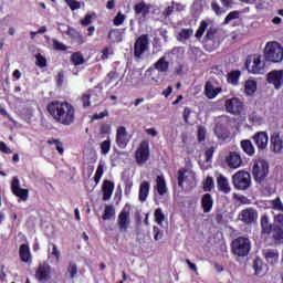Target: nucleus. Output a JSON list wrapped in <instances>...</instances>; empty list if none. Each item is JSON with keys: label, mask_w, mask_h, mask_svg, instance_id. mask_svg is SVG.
<instances>
[{"label": "nucleus", "mask_w": 283, "mask_h": 283, "mask_svg": "<svg viewBox=\"0 0 283 283\" xmlns=\"http://www.w3.org/2000/svg\"><path fill=\"white\" fill-rule=\"evenodd\" d=\"M46 112L59 125L70 127L76 120V108L67 101L54 99L46 105Z\"/></svg>", "instance_id": "f257e3e1"}, {"label": "nucleus", "mask_w": 283, "mask_h": 283, "mask_svg": "<svg viewBox=\"0 0 283 283\" xmlns=\"http://www.w3.org/2000/svg\"><path fill=\"white\" fill-rule=\"evenodd\" d=\"M261 234L269 235L274 244H283V213L273 217V223L269 220V214L261 216Z\"/></svg>", "instance_id": "f03ea898"}, {"label": "nucleus", "mask_w": 283, "mask_h": 283, "mask_svg": "<svg viewBox=\"0 0 283 283\" xmlns=\"http://www.w3.org/2000/svg\"><path fill=\"white\" fill-rule=\"evenodd\" d=\"M263 57L265 63H282L283 46L277 41L266 42L263 49Z\"/></svg>", "instance_id": "7ed1b4c3"}, {"label": "nucleus", "mask_w": 283, "mask_h": 283, "mask_svg": "<svg viewBox=\"0 0 283 283\" xmlns=\"http://www.w3.org/2000/svg\"><path fill=\"white\" fill-rule=\"evenodd\" d=\"M231 251L235 258H247L251 253V239L238 237L231 242Z\"/></svg>", "instance_id": "20e7f679"}, {"label": "nucleus", "mask_w": 283, "mask_h": 283, "mask_svg": "<svg viewBox=\"0 0 283 283\" xmlns=\"http://www.w3.org/2000/svg\"><path fill=\"white\" fill-rule=\"evenodd\" d=\"M206 50L213 52L222 43V31L216 27H210L203 38Z\"/></svg>", "instance_id": "39448f33"}, {"label": "nucleus", "mask_w": 283, "mask_h": 283, "mask_svg": "<svg viewBox=\"0 0 283 283\" xmlns=\"http://www.w3.org/2000/svg\"><path fill=\"white\" fill-rule=\"evenodd\" d=\"M266 62L262 60L261 54L249 55L245 60V70L250 74H264Z\"/></svg>", "instance_id": "423d86ee"}, {"label": "nucleus", "mask_w": 283, "mask_h": 283, "mask_svg": "<svg viewBox=\"0 0 283 283\" xmlns=\"http://www.w3.org/2000/svg\"><path fill=\"white\" fill-rule=\"evenodd\" d=\"M232 185L238 191H247L251 187V174L239 170L232 176Z\"/></svg>", "instance_id": "0eeeda50"}, {"label": "nucleus", "mask_w": 283, "mask_h": 283, "mask_svg": "<svg viewBox=\"0 0 283 283\" xmlns=\"http://www.w3.org/2000/svg\"><path fill=\"white\" fill-rule=\"evenodd\" d=\"M252 176L258 185H262L269 176V163L264 159H259L252 167Z\"/></svg>", "instance_id": "6e6552de"}, {"label": "nucleus", "mask_w": 283, "mask_h": 283, "mask_svg": "<svg viewBox=\"0 0 283 283\" xmlns=\"http://www.w3.org/2000/svg\"><path fill=\"white\" fill-rule=\"evenodd\" d=\"M150 156H151V151L149 150V142L142 140L135 151V160L137 165H145V163L149 160Z\"/></svg>", "instance_id": "1a4fd4ad"}, {"label": "nucleus", "mask_w": 283, "mask_h": 283, "mask_svg": "<svg viewBox=\"0 0 283 283\" xmlns=\"http://www.w3.org/2000/svg\"><path fill=\"white\" fill-rule=\"evenodd\" d=\"M226 112L232 114V116H240L244 112V102L239 97H232L226 99Z\"/></svg>", "instance_id": "9d476101"}, {"label": "nucleus", "mask_w": 283, "mask_h": 283, "mask_svg": "<svg viewBox=\"0 0 283 283\" xmlns=\"http://www.w3.org/2000/svg\"><path fill=\"white\" fill-rule=\"evenodd\" d=\"M149 50V34H142L134 43L135 59H143V54Z\"/></svg>", "instance_id": "9b49d317"}, {"label": "nucleus", "mask_w": 283, "mask_h": 283, "mask_svg": "<svg viewBox=\"0 0 283 283\" xmlns=\"http://www.w3.org/2000/svg\"><path fill=\"white\" fill-rule=\"evenodd\" d=\"M35 280L41 283L52 280V266L48 262L40 263L35 270Z\"/></svg>", "instance_id": "f8f14e48"}, {"label": "nucleus", "mask_w": 283, "mask_h": 283, "mask_svg": "<svg viewBox=\"0 0 283 283\" xmlns=\"http://www.w3.org/2000/svg\"><path fill=\"white\" fill-rule=\"evenodd\" d=\"M224 163L229 169H240L244 165L240 151H229L224 157Z\"/></svg>", "instance_id": "ddd939ff"}, {"label": "nucleus", "mask_w": 283, "mask_h": 283, "mask_svg": "<svg viewBox=\"0 0 283 283\" xmlns=\"http://www.w3.org/2000/svg\"><path fill=\"white\" fill-rule=\"evenodd\" d=\"M132 224V219L129 217V212L127 210V205L122 209L117 218V227L119 229V233H127L129 231V226Z\"/></svg>", "instance_id": "4468645a"}, {"label": "nucleus", "mask_w": 283, "mask_h": 283, "mask_svg": "<svg viewBox=\"0 0 283 283\" xmlns=\"http://www.w3.org/2000/svg\"><path fill=\"white\" fill-rule=\"evenodd\" d=\"M270 151L272 154L283 153V134L282 132H274L270 136Z\"/></svg>", "instance_id": "2eb2a0df"}, {"label": "nucleus", "mask_w": 283, "mask_h": 283, "mask_svg": "<svg viewBox=\"0 0 283 283\" xmlns=\"http://www.w3.org/2000/svg\"><path fill=\"white\" fill-rule=\"evenodd\" d=\"M11 191L13 196H17V198H20L23 202L28 200L30 197V191L28 189L21 188V184L19 181V177H13L11 181Z\"/></svg>", "instance_id": "dca6fc26"}, {"label": "nucleus", "mask_w": 283, "mask_h": 283, "mask_svg": "<svg viewBox=\"0 0 283 283\" xmlns=\"http://www.w3.org/2000/svg\"><path fill=\"white\" fill-rule=\"evenodd\" d=\"M266 82L269 85H273L274 90H282L283 85V71L274 70L268 73Z\"/></svg>", "instance_id": "f3484780"}, {"label": "nucleus", "mask_w": 283, "mask_h": 283, "mask_svg": "<svg viewBox=\"0 0 283 283\" xmlns=\"http://www.w3.org/2000/svg\"><path fill=\"white\" fill-rule=\"evenodd\" d=\"M252 140L259 151H264L269 147V134L266 132H256L252 136Z\"/></svg>", "instance_id": "a211bd4d"}, {"label": "nucleus", "mask_w": 283, "mask_h": 283, "mask_svg": "<svg viewBox=\"0 0 283 283\" xmlns=\"http://www.w3.org/2000/svg\"><path fill=\"white\" fill-rule=\"evenodd\" d=\"M129 135L125 126H119L116 130V145L119 149H125L129 145Z\"/></svg>", "instance_id": "6ab92c4d"}, {"label": "nucleus", "mask_w": 283, "mask_h": 283, "mask_svg": "<svg viewBox=\"0 0 283 283\" xmlns=\"http://www.w3.org/2000/svg\"><path fill=\"white\" fill-rule=\"evenodd\" d=\"M239 220L243 222V224H253V222L258 220V211L253 208H247L239 214Z\"/></svg>", "instance_id": "aec40b11"}, {"label": "nucleus", "mask_w": 283, "mask_h": 283, "mask_svg": "<svg viewBox=\"0 0 283 283\" xmlns=\"http://www.w3.org/2000/svg\"><path fill=\"white\" fill-rule=\"evenodd\" d=\"M134 12L136 17H142V19H147L149 12H151V4H147L145 1L138 2L134 6Z\"/></svg>", "instance_id": "412c9836"}, {"label": "nucleus", "mask_w": 283, "mask_h": 283, "mask_svg": "<svg viewBox=\"0 0 283 283\" xmlns=\"http://www.w3.org/2000/svg\"><path fill=\"white\" fill-rule=\"evenodd\" d=\"M201 209L203 213H211L213 210V196L207 192L201 197Z\"/></svg>", "instance_id": "4be33fe9"}, {"label": "nucleus", "mask_w": 283, "mask_h": 283, "mask_svg": "<svg viewBox=\"0 0 283 283\" xmlns=\"http://www.w3.org/2000/svg\"><path fill=\"white\" fill-rule=\"evenodd\" d=\"M268 264H271L274 266V264H277L280 262V252L277 250L269 249L265 250L263 253Z\"/></svg>", "instance_id": "5701e85b"}, {"label": "nucleus", "mask_w": 283, "mask_h": 283, "mask_svg": "<svg viewBox=\"0 0 283 283\" xmlns=\"http://www.w3.org/2000/svg\"><path fill=\"white\" fill-rule=\"evenodd\" d=\"M103 200H109L114 193V181L105 179L102 185Z\"/></svg>", "instance_id": "b1692460"}, {"label": "nucleus", "mask_w": 283, "mask_h": 283, "mask_svg": "<svg viewBox=\"0 0 283 283\" xmlns=\"http://www.w3.org/2000/svg\"><path fill=\"white\" fill-rule=\"evenodd\" d=\"M217 187L222 193H231V187L229 186V179L224 175H219L217 178Z\"/></svg>", "instance_id": "393cba45"}, {"label": "nucleus", "mask_w": 283, "mask_h": 283, "mask_svg": "<svg viewBox=\"0 0 283 283\" xmlns=\"http://www.w3.org/2000/svg\"><path fill=\"white\" fill-rule=\"evenodd\" d=\"M240 147L247 156H255V146H253V143L250 139H242L240 142Z\"/></svg>", "instance_id": "a878e982"}, {"label": "nucleus", "mask_w": 283, "mask_h": 283, "mask_svg": "<svg viewBox=\"0 0 283 283\" xmlns=\"http://www.w3.org/2000/svg\"><path fill=\"white\" fill-rule=\"evenodd\" d=\"M253 269H254V273L255 275H264V273H266V271H269V268L266 266V264H264V262H262V259L256 258L253 261Z\"/></svg>", "instance_id": "bb28decb"}, {"label": "nucleus", "mask_w": 283, "mask_h": 283, "mask_svg": "<svg viewBox=\"0 0 283 283\" xmlns=\"http://www.w3.org/2000/svg\"><path fill=\"white\" fill-rule=\"evenodd\" d=\"M240 76H242V72L240 70L231 71L228 73L227 82L229 85H240Z\"/></svg>", "instance_id": "cd10ccee"}, {"label": "nucleus", "mask_w": 283, "mask_h": 283, "mask_svg": "<svg viewBox=\"0 0 283 283\" xmlns=\"http://www.w3.org/2000/svg\"><path fill=\"white\" fill-rule=\"evenodd\" d=\"M149 189H150V186L147 181H143L139 186V195H138V198H139V201L140 202H146L147 201V198L149 196Z\"/></svg>", "instance_id": "c85d7f7f"}, {"label": "nucleus", "mask_w": 283, "mask_h": 283, "mask_svg": "<svg viewBox=\"0 0 283 283\" xmlns=\"http://www.w3.org/2000/svg\"><path fill=\"white\" fill-rule=\"evenodd\" d=\"M220 92H222V88L213 87V84L209 82L206 83L205 93L207 98H216Z\"/></svg>", "instance_id": "c756f323"}, {"label": "nucleus", "mask_w": 283, "mask_h": 283, "mask_svg": "<svg viewBox=\"0 0 283 283\" xmlns=\"http://www.w3.org/2000/svg\"><path fill=\"white\" fill-rule=\"evenodd\" d=\"M67 34L75 43H77V45H83V43H85V39L81 32L76 31L74 28H69Z\"/></svg>", "instance_id": "7c9ffc66"}, {"label": "nucleus", "mask_w": 283, "mask_h": 283, "mask_svg": "<svg viewBox=\"0 0 283 283\" xmlns=\"http://www.w3.org/2000/svg\"><path fill=\"white\" fill-rule=\"evenodd\" d=\"M19 254H20V260L22 262H30V260L32 258V254L30 253V245H28L25 243L21 244Z\"/></svg>", "instance_id": "2f4dec72"}, {"label": "nucleus", "mask_w": 283, "mask_h": 283, "mask_svg": "<svg viewBox=\"0 0 283 283\" xmlns=\"http://www.w3.org/2000/svg\"><path fill=\"white\" fill-rule=\"evenodd\" d=\"M155 70L158 72L167 73L169 72V62L167 61L166 56H161L156 63H155Z\"/></svg>", "instance_id": "473e14b6"}, {"label": "nucleus", "mask_w": 283, "mask_h": 283, "mask_svg": "<svg viewBox=\"0 0 283 283\" xmlns=\"http://www.w3.org/2000/svg\"><path fill=\"white\" fill-rule=\"evenodd\" d=\"M156 187H157V193L159 196H165V193H167V182L165 181V177L157 176Z\"/></svg>", "instance_id": "72a5a7b5"}, {"label": "nucleus", "mask_w": 283, "mask_h": 283, "mask_svg": "<svg viewBox=\"0 0 283 283\" xmlns=\"http://www.w3.org/2000/svg\"><path fill=\"white\" fill-rule=\"evenodd\" d=\"M193 36V30L191 28L189 29H181L180 32L177 34V41H180L181 43L184 41H189Z\"/></svg>", "instance_id": "f704fd0d"}, {"label": "nucleus", "mask_w": 283, "mask_h": 283, "mask_svg": "<svg viewBox=\"0 0 283 283\" xmlns=\"http://www.w3.org/2000/svg\"><path fill=\"white\" fill-rule=\"evenodd\" d=\"M214 134L220 140H227L229 138V133L222 126V124H217L214 127Z\"/></svg>", "instance_id": "c9c22d12"}, {"label": "nucleus", "mask_w": 283, "mask_h": 283, "mask_svg": "<svg viewBox=\"0 0 283 283\" xmlns=\"http://www.w3.org/2000/svg\"><path fill=\"white\" fill-rule=\"evenodd\" d=\"M256 91L258 82H255L254 80H248L245 82V94H248V96H253V94H255Z\"/></svg>", "instance_id": "e433bc0d"}, {"label": "nucleus", "mask_w": 283, "mask_h": 283, "mask_svg": "<svg viewBox=\"0 0 283 283\" xmlns=\"http://www.w3.org/2000/svg\"><path fill=\"white\" fill-rule=\"evenodd\" d=\"M71 63H73V65L75 66L83 65V63H85V57H83V53L81 52L72 53Z\"/></svg>", "instance_id": "4c0bfd02"}, {"label": "nucleus", "mask_w": 283, "mask_h": 283, "mask_svg": "<svg viewBox=\"0 0 283 283\" xmlns=\"http://www.w3.org/2000/svg\"><path fill=\"white\" fill-rule=\"evenodd\" d=\"M178 187L182 189L185 187V181L187 180V169L181 168L177 172Z\"/></svg>", "instance_id": "58836bf2"}, {"label": "nucleus", "mask_w": 283, "mask_h": 283, "mask_svg": "<svg viewBox=\"0 0 283 283\" xmlns=\"http://www.w3.org/2000/svg\"><path fill=\"white\" fill-rule=\"evenodd\" d=\"M209 28V22H207L206 20H202L200 22V25L198 28V30L196 31V39H202V36H205V32H207V29Z\"/></svg>", "instance_id": "ea45409f"}, {"label": "nucleus", "mask_w": 283, "mask_h": 283, "mask_svg": "<svg viewBox=\"0 0 283 283\" xmlns=\"http://www.w3.org/2000/svg\"><path fill=\"white\" fill-rule=\"evenodd\" d=\"M99 147L102 156H107L112 149V139L107 138L106 140L102 142Z\"/></svg>", "instance_id": "a19ab883"}, {"label": "nucleus", "mask_w": 283, "mask_h": 283, "mask_svg": "<svg viewBox=\"0 0 283 283\" xmlns=\"http://www.w3.org/2000/svg\"><path fill=\"white\" fill-rule=\"evenodd\" d=\"M114 216H116V209L114 206H106L104 209L103 220H111V218H114Z\"/></svg>", "instance_id": "79ce46f5"}, {"label": "nucleus", "mask_w": 283, "mask_h": 283, "mask_svg": "<svg viewBox=\"0 0 283 283\" xmlns=\"http://www.w3.org/2000/svg\"><path fill=\"white\" fill-rule=\"evenodd\" d=\"M155 222L159 226L163 227V222H165V213L163 212V208H157L155 210Z\"/></svg>", "instance_id": "37998d69"}, {"label": "nucleus", "mask_w": 283, "mask_h": 283, "mask_svg": "<svg viewBox=\"0 0 283 283\" xmlns=\"http://www.w3.org/2000/svg\"><path fill=\"white\" fill-rule=\"evenodd\" d=\"M48 145H55L56 151H59L60 156H63L64 149H63V143L59 139H50L48 140Z\"/></svg>", "instance_id": "c03bdc74"}, {"label": "nucleus", "mask_w": 283, "mask_h": 283, "mask_svg": "<svg viewBox=\"0 0 283 283\" xmlns=\"http://www.w3.org/2000/svg\"><path fill=\"white\" fill-rule=\"evenodd\" d=\"M35 65H38V67H48V59L41 53L35 54Z\"/></svg>", "instance_id": "a18cd8bd"}, {"label": "nucleus", "mask_w": 283, "mask_h": 283, "mask_svg": "<svg viewBox=\"0 0 283 283\" xmlns=\"http://www.w3.org/2000/svg\"><path fill=\"white\" fill-rule=\"evenodd\" d=\"M52 43H53V50H55V52H66L67 45H65L63 42H60L59 40L53 39Z\"/></svg>", "instance_id": "49530a36"}, {"label": "nucleus", "mask_w": 283, "mask_h": 283, "mask_svg": "<svg viewBox=\"0 0 283 283\" xmlns=\"http://www.w3.org/2000/svg\"><path fill=\"white\" fill-rule=\"evenodd\" d=\"M197 140L198 143H205V140H207V128L203 126L198 127Z\"/></svg>", "instance_id": "de8ad7c7"}, {"label": "nucleus", "mask_w": 283, "mask_h": 283, "mask_svg": "<svg viewBox=\"0 0 283 283\" xmlns=\"http://www.w3.org/2000/svg\"><path fill=\"white\" fill-rule=\"evenodd\" d=\"M103 174H105V168L103 164H98L97 169L95 171V177H94V181L96 185L101 182V178H103Z\"/></svg>", "instance_id": "09e8293b"}, {"label": "nucleus", "mask_w": 283, "mask_h": 283, "mask_svg": "<svg viewBox=\"0 0 283 283\" xmlns=\"http://www.w3.org/2000/svg\"><path fill=\"white\" fill-rule=\"evenodd\" d=\"M240 19V11H231L226 18H224V25H229L231 21Z\"/></svg>", "instance_id": "8fccbe9b"}, {"label": "nucleus", "mask_w": 283, "mask_h": 283, "mask_svg": "<svg viewBox=\"0 0 283 283\" xmlns=\"http://www.w3.org/2000/svg\"><path fill=\"white\" fill-rule=\"evenodd\" d=\"M120 33L118 32V29H111L108 32V39L109 41H113V43H116L120 41Z\"/></svg>", "instance_id": "3c124183"}, {"label": "nucleus", "mask_w": 283, "mask_h": 283, "mask_svg": "<svg viewBox=\"0 0 283 283\" xmlns=\"http://www.w3.org/2000/svg\"><path fill=\"white\" fill-rule=\"evenodd\" d=\"M67 273H69V275H70V277H71L72 280H74V277H76V274L78 273V266L76 265V263L71 262V263L69 264Z\"/></svg>", "instance_id": "603ef678"}, {"label": "nucleus", "mask_w": 283, "mask_h": 283, "mask_svg": "<svg viewBox=\"0 0 283 283\" xmlns=\"http://www.w3.org/2000/svg\"><path fill=\"white\" fill-rule=\"evenodd\" d=\"M271 205H272V209H274V211L283 212V203H282V199L280 197H276L275 199H273L271 201Z\"/></svg>", "instance_id": "864d4df0"}, {"label": "nucleus", "mask_w": 283, "mask_h": 283, "mask_svg": "<svg viewBox=\"0 0 283 283\" xmlns=\"http://www.w3.org/2000/svg\"><path fill=\"white\" fill-rule=\"evenodd\" d=\"M153 233H154V240H156V242H158V240H163V238L165 237L163 230H160L158 226L153 227Z\"/></svg>", "instance_id": "5fc2aeb1"}, {"label": "nucleus", "mask_w": 283, "mask_h": 283, "mask_svg": "<svg viewBox=\"0 0 283 283\" xmlns=\"http://www.w3.org/2000/svg\"><path fill=\"white\" fill-rule=\"evenodd\" d=\"M125 14H123L122 12H118L115 18L113 19V23L114 25H123V23H125Z\"/></svg>", "instance_id": "6e6d98bb"}, {"label": "nucleus", "mask_w": 283, "mask_h": 283, "mask_svg": "<svg viewBox=\"0 0 283 283\" xmlns=\"http://www.w3.org/2000/svg\"><path fill=\"white\" fill-rule=\"evenodd\" d=\"M213 177H207L206 181L203 182V191H211L213 189Z\"/></svg>", "instance_id": "4d7b16f0"}, {"label": "nucleus", "mask_w": 283, "mask_h": 283, "mask_svg": "<svg viewBox=\"0 0 283 283\" xmlns=\"http://www.w3.org/2000/svg\"><path fill=\"white\" fill-rule=\"evenodd\" d=\"M99 134L104 136L105 134H112V125L104 123L99 125Z\"/></svg>", "instance_id": "13d9d810"}, {"label": "nucleus", "mask_w": 283, "mask_h": 283, "mask_svg": "<svg viewBox=\"0 0 283 283\" xmlns=\"http://www.w3.org/2000/svg\"><path fill=\"white\" fill-rule=\"evenodd\" d=\"M213 154H216V147L211 146L210 148L206 149V163H211V160H213Z\"/></svg>", "instance_id": "bf43d9fd"}, {"label": "nucleus", "mask_w": 283, "mask_h": 283, "mask_svg": "<svg viewBox=\"0 0 283 283\" xmlns=\"http://www.w3.org/2000/svg\"><path fill=\"white\" fill-rule=\"evenodd\" d=\"M211 9L214 11V14H217V17L224 14V10H222V8L220 7V4H218L217 1L211 2Z\"/></svg>", "instance_id": "052dcab7"}, {"label": "nucleus", "mask_w": 283, "mask_h": 283, "mask_svg": "<svg viewBox=\"0 0 283 283\" xmlns=\"http://www.w3.org/2000/svg\"><path fill=\"white\" fill-rule=\"evenodd\" d=\"M64 1L71 10H80L81 9V2H78L76 0H64Z\"/></svg>", "instance_id": "680f3d73"}, {"label": "nucleus", "mask_w": 283, "mask_h": 283, "mask_svg": "<svg viewBox=\"0 0 283 283\" xmlns=\"http://www.w3.org/2000/svg\"><path fill=\"white\" fill-rule=\"evenodd\" d=\"M90 98H92V95L90 94L82 95L81 101L84 108H87L92 105V102L90 101Z\"/></svg>", "instance_id": "e2e57ef3"}, {"label": "nucleus", "mask_w": 283, "mask_h": 283, "mask_svg": "<svg viewBox=\"0 0 283 283\" xmlns=\"http://www.w3.org/2000/svg\"><path fill=\"white\" fill-rule=\"evenodd\" d=\"M51 247H52L51 255H53V258H55L56 260H61V251H59V248H56V244L51 243Z\"/></svg>", "instance_id": "0e129e2a"}, {"label": "nucleus", "mask_w": 283, "mask_h": 283, "mask_svg": "<svg viewBox=\"0 0 283 283\" xmlns=\"http://www.w3.org/2000/svg\"><path fill=\"white\" fill-rule=\"evenodd\" d=\"M105 116H109V112L108 111H104L102 113H95L93 115V120H101V119L105 118Z\"/></svg>", "instance_id": "69168bd1"}, {"label": "nucleus", "mask_w": 283, "mask_h": 283, "mask_svg": "<svg viewBox=\"0 0 283 283\" xmlns=\"http://www.w3.org/2000/svg\"><path fill=\"white\" fill-rule=\"evenodd\" d=\"M182 116H184L185 123L189 124V117L191 116V109L189 107H185Z\"/></svg>", "instance_id": "338daca9"}, {"label": "nucleus", "mask_w": 283, "mask_h": 283, "mask_svg": "<svg viewBox=\"0 0 283 283\" xmlns=\"http://www.w3.org/2000/svg\"><path fill=\"white\" fill-rule=\"evenodd\" d=\"M81 25H90V23H92V15L91 14H86L84 17V19H82L80 21Z\"/></svg>", "instance_id": "774afa93"}]
</instances>
